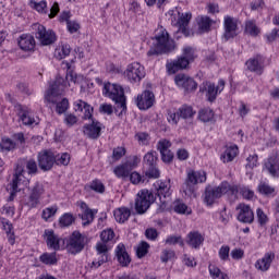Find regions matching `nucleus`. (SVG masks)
Segmentation results:
<instances>
[{"mask_svg": "<svg viewBox=\"0 0 279 279\" xmlns=\"http://www.w3.org/2000/svg\"><path fill=\"white\" fill-rule=\"evenodd\" d=\"M144 178H146V181L151 179L156 180L160 178V170L154 166H150V168L145 172Z\"/></svg>", "mask_w": 279, "mask_h": 279, "instance_id": "nucleus-50", "label": "nucleus"}, {"mask_svg": "<svg viewBox=\"0 0 279 279\" xmlns=\"http://www.w3.org/2000/svg\"><path fill=\"white\" fill-rule=\"evenodd\" d=\"M276 259V253L268 252L262 258L257 259L255 263V269L258 271H269L271 263Z\"/></svg>", "mask_w": 279, "mask_h": 279, "instance_id": "nucleus-21", "label": "nucleus"}, {"mask_svg": "<svg viewBox=\"0 0 279 279\" xmlns=\"http://www.w3.org/2000/svg\"><path fill=\"white\" fill-rule=\"evenodd\" d=\"M75 112H84L83 119H90L93 117V108L84 100H76L74 102Z\"/></svg>", "mask_w": 279, "mask_h": 279, "instance_id": "nucleus-31", "label": "nucleus"}, {"mask_svg": "<svg viewBox=\"0 0 279 279\" xmlns=\"http://www.w3.org/2000/svg\"><path fill=\"white\" fill-rule=\"evenodd\" d=\"M155 101L156 97L154 96V93L150 90H145L142 93V95L137 96L136 106L140 108V110H149V108L154 106Z\"/></svg>", "mask_w": 279, "mask_h": 279, "instance_id": "nucleus-18", "label": "nucleus"}, {"mask_svg": "<svg viewBox=\"0 0 279 279\" xmlns=\"http://www.w3.org/2000/svg\"><path fill=\"white\" fill-rule=\"evenodd\" d=\"M234 36H236V20L230 15H226L223 37L226 40H230V38H234Z\"/></svg>", "mask_w": 279, "mask_h": 279, "instance_id": "nucleus-23", "label": "nucleus"}, {"mask_svg": "<svg viewBox=\"0 0 279 279\" xmlns=\"http://www.w3.org/2000/svg\"><path fill=\"white\" fill-rule=\"evenodd\" d=\"M256 215H257V221L260 226H265V223L269 221V218H267V214L263 211V209L258 208L256 210Z\"/></svg>", "mask_w": 279, "mask_h": 279, "instance_id": "nucleus-61", "label": "nucleus"}, {"mask_svg": "<svg viewBox=\"0 0 279 279\" xmlns=\"http://www.w3.org/2000/svg\"><path fill=\"white\" fill-rule=\"evenodd\" d=\"M124 76L131 84H138L145 77V66L138 62L130 63L124 71Z\"/></svg>", "mask_w": 279, "mask_h": 279, "instance_id": "nucleus-10", "label": "nucleus"}, {"mask_svg": "<svg viewBox=\"0 0 279 279\" xmlns=\"http://www.w3.org/2000/svg\"><path fill=\"white\" fill-rule=\"evenodd\" d=\"M132 211L126 207H120L113 211L114 219L118 221V223H125V221L130 219Z\"/></svg>", "mask_w": 279, "mask_h": 279, "instance_id": "nucleus-32", "label": "nucleus"}, {"mask_svg": "<svg viewBox=\"0 0 279 279\" xmlns=\"http://www.w3.org/2000/svg\"><path fill=\"white\" fill-rule=\"evenodd\" d=\"M181 245V247H184V240H182V236L180 235H169L166 239V245Z\"/></svg>", "mask_w": 279, "mask_h": 279, "instance_id": "nucleus-49", "label": "nucleus"}, {"mask_svg": "<svg viewBox=\"0 0 279 279\" xmlns=\"http://www.w3.org/2000/svg\"><path fill=\"white\" fill-rule=\"evenodd\" d=\"M37 160L41 171H51L56 165V154L51 150H43L38 154Z\"/></svg>", "mask_w": 279, "mask_h": 279, "instance_id": "nucleus-14", "label": "nucleus"}, {"mask_svg": "<svg viewBox=\"0 0 279 279\" xmlns=\"http://www.w3.org/2000/svg\"><path fill=\"white\" fill-rule=\"evenodd\" d=\"M29 3H31V8H34V10H37L41 14H47L46 1L36 2L35 0H31Z\"/></svg>", "mask_w": 279, "mask_h": 279, "instance_id": "nucleus-48", "label": "nucleus"}, {"mask_svg": "<svg viewBox=\"0 0 279 279\" xmlns=\"http://www.w3.org/2000/svg\"><path fill=\"white\" fill-rule=\"evenodd\" d=\"M186 243L194 250H199L202 243H204V235L199 231H192L186 236Z\"/></svg>", "mask_w": 279, "mask_h": 279, "instance_id": "nucleus-27", "label": "nucleus"}, {"mask_svg": "<svg viewBox=\"0 0 279 279\" xmlns=\"http://www.w3.org/2000/svg\"><path fill=\"white\" fill-rule=\"evenodd\" d=\"M201 88L206 92L208 101H215V99H217V95L223 93V88H226V81L219 80L218 86L215 85V83L205 82Z\"/></svg>", "mask_w": 279, "mask_h": 279, "instance_id": "nucleus-13", "label": "nucleus"}, {"mask_svg": "<svg viewBox=\"0 0 279 279\" xmlns=\"http://www.w3.org/2000/svg\"><path fill=\"white\" fill-rule=\"evenodd\" d=\"M158 197H169L171 195V182L163 181L159 183V187L157 189Z\"/></svg>", "mask_w": 279, "mask_h": 279, "instance_id": "nucleus-36", "label": "nucleus"}, {"mask_svg": "<svg viewBox=\"0 0 279 279\" xmlns=\"http://www.w3.org/2000/svg\"><path fill=\"white\" fill-rule=\"evenodd\" d=\"M246 69L251 71V73H256V75H263V71H265V58L260 54H256L246 61Z\"/></svg>", "mask_w": 279, "mask_h": 279, "instance_id": "nucleus-17", "label": "nucleus"}, {"mask_svg": "<svg viewBox=\"0 0 279 279\" xmlns=\"http://www.w3.org/2000/svg\"><path fill=\"white\" fill-rule=\"evenodd\" d=\"M81 209L82 213L78 215V217L82 219V226H90V223L95 221V214L97 213V209L88 208L86 203H81Z\"/></svg>", "mask_w": 279, "mask_h": 279, "instance_id": "nucleus-22", "label": "nucleus"}, {"mask_svg": "<svg viewBox=\"0 0 279 279\" xmlns=\"http://www.w3.org/2000/svg\"><path fill=\"white\" fill-rule=\"evenodd\" d=\"M124 155H125V147L118 146L117 148L113 149L112 158L114 160H121V157Z\"/></svg>", "mask_w": 279, "mask_h": 279, "instance_id": "nucleus-63", "label": "nucleus"}, {"mask_svg": "<svg viewBox=\"0 0 279 279\" xmlns=\"http://www.w3.org/2000/svg\"><path fill=\"white\" fill-rule=\"evenodd\" d=\"M264 169L272 178H279V151L266 159Z\"/></svg>", "mask_w": 279, "mask_h": 279, "instance_id": "nucleus-20", "label": "nucleus"}, {"mask_svg": "<svg viewBox=\"0 0 279 279\" xmlns=\"http://www.w3.org/2000/svg\"><path fill=\"white\" fill-rule=\"evenodd\" d=\"M245 256V251L243 248H233L231 251V258L233 260H241Z\"/></svg>", "mask_w": 279, "mask_h": 279, "instance_id": "nucleus-62", "label": "nucleus"}, {"mask_svg": "<svg viewBox=\"0 0 279 279\" xmlns=\"http://www.w3.org/2000/svg\"><path fill=\"white\" fill-rule=\"evenodd\" d=\"M173 210L178 215H191L193 213L191 207H187V205L184 204V202H182V201H175L173 203Z\"/></svg>", "mask_w": 279, "mask_h": 279, "instance_id": "nucleus-37", "label": "nucleus"}, {"mask_svg": "<svg viewBox=\"0 0 279 279\" xmlns=\"http://www.w3.org/2000/svg\"><path fill=\"white\" fill-rule=\"evenodd\" d=\"M198 119L203 121V123H210V121L215 119V111L210 108L202 109L198 112Z\"/></svg>", "mask_w": 279, "mask_h": 279, "instance_id": "nucleus-40", "label": "nucleus"}, {"mask_svg": "<svg viewBox=\"0 0 279 279\" xmlns=\"http://www.w3.org/2000/svg\"><path fill=\"white\" fill-rule=\"evenodd\" d=\"M84 134L88 136V138H97L101 135V123L93 121L90 124L85 125Z\"/></svg>", "mask_w": 279, "mask_h": 279, "instance_id": "nucleus-28", "label": "nucleus"}, {"mask_svg": "<svg viewBox=\"0 0 279 279\" xmlns=\"http://www.w3.org/2000/svg\"><path fill=\"white\" fill-rule=\"evenodd\" d=\"M175 258V252L171 250H165L161 253V262L169 263V260H173Z\"/></svg>", "mask_w": 279, "mask_h": 279, "instance_id": "nucleus-57", "label": "nucleus"}, {"mask_svg": "<svg viewBox=\"0 0 279 279\" xmlns=\"http://www.w3.org/2000/svg\"><path fill=\"white\" fill-rule=\"evenodd\" d=\"M20 119L24 125H38V120L34 118V113L29 110H24L20 113Z\"/></svg>", "mask_w": 279, "mask_h": 279, "instance_id": "nucleus-35", "label": "nucleus"}, {"mask_svg": "<svg viewBox=\"0 0 279 279\" xmlns=\"http://www.w3.org/2000/svg\"><path fill=\"white\" fill-rule=\"evenodd\" d=\"M116 256L122 267H128V265L132 263V258L130 257V254H128L124 244H118L116 248Z\"/></svg>", "mask_w": 279, "mask_h": 279, "instance_id": "nucleus-25", "label": "nucleus"}, {"mask_svg": "<svg viewBox=\"0 0 279 279\" xmlns=\"http://www.w3.org/2000/svg\"><path fill=\"white\" fill-rule=\"evenodd\" d=\"M45 195V186L40 183H36L32 189L27 201L28 208H37L40 205V199Z\"/></svg>", "mask_w": 279, "mask_h": 279, "instance_id": "nucleus-16", "label": "nucleus"}, {"mask_svg": "<svg viewBox=\"0 0 279 279\" xmlns=\"http://www.w3.org/2000/svg\"><path fill=\"white\" fill-rule=\"evenodd\" d=\"M151 204H154V194L149 192V190L140 191L135 199L136 213H138V215H145Z\"/></svg>", "mask_w": 279, "mask_h": 279, "instance_id": "nucleus-7", "label": "nucleus"}, {"mask_svg": "<svg viewBox=\"0 0 279 279\" xmlns=\"http://www.w3.org/2000/svg\"><path fill=\"white\" fill-rule=\"evenodd\" d=\"M56 213H58V206L47 207L43 210V219L49 221L51 217H54Z\"/></svg>", "mask_w": 279, "mask_h": 279, "instance_id": "nucleus-52", "label": "nucleus"}, {"mask_svg": "<svg viewBox=\"0 0 279 279\" xmlns=\"http://www.w3.org/2000/svg\"><path fill=\"white\" fill-rule=\"evenodd\" d=\"M27 184H29V180H27V178H25V170H23V168L17 167L15 169V173L13 175V180L11 183V195L9 197L10 202H12V199H14L16 193H19V191H23V186H27Z\"/></svg>", "mask_w": 279, "mask_h": 279, "instance_id": "nucleus-9", "label": "nucleus"}, {"mask_svg": "<svg viewBox=\"0 0 279 279\" xmlns=\"http://www.w3.org/2000/svg\"><path fill=\"white\" fill-rule=\"evenodd\" d=\"M195 60V50L192 47L183 49V56L174 61L167 63L166 68L170 75H175L178 71H184Z\"/></svg>", "mask_w": 279, "mask_h": 279, "instance_id": "nucleus-4", "label": "nucleus"}, {"mask_svg": "<svg viewBox=\"0 0 279 279\" xmlns=\"http://www.w3.org/2000/svg\"><path fill=\"white\" fill-rule=\"evenodd\" d=\"M193 19V14L191 12H185V13H179V20L177 22V25L184 34L185 36H189V23H191V20Z\"/></svg>", "mask_w": 279, "mask_h": 279, "instance_id": "nucleus-26", "label": "nucleus"}, {"mask_svg": "<svg viewBox=\"0 0 279 279\" xmlns=\"http://www.w3.org/2000/svg\"><path fill=\"white\" fill-rule=\"evenodd\" d=\"M258 191L262 193V195H271L275 190L267 183H260L258 185Z\"/></svg>", "mask_w": 279, "mask_h": 279, "instance_id": "nucleus-60", "label": "nucleus"}, {"mask_svg": "<svg viewBox=\"0 0 279 279\" xmlns=\"http://www.w3.org/2000/svg\"><path fill=\"white\" fill-rule=\"evenodd\" d=\"M218 256L220 260H230V246L222 245L218 251Z\"/></svg>", "mask_w": 279, "mask_h": 279, "instance_id": "nucleus-54", "label": "nucleus"}, {"mask_svg": "<svg viewBox=\"0 0 279 279\" xmlns=\"http://www.w3.org/2000/svg\"><path fill=\"white\" fill-rule=\"evenodd\" d=\"M148 252H149V244L147 242H142L138 244L137 250H136V255L140 258L147 256Z\"/></svg>", "mask_w": 279, "mask_h": 279, "instance_id": "nucleus-51", "label": "nucleus"}, {"mask_svg": "<svg viewBox=\"0 0 279 279\" xmlns=\"http://www.w3.org/2000/svg\"><path fill=\"white\" fill-rule=\"evenodd\" d=\"M86 243H88V238L80 231H74L68 240V252H70V254H80V252L84 250Z\"/></svg>", "mask_w": 279, "mask_h": 279, "instance_id": "nucleus-8", "label": "nucleus"}, {"mask_svg": "<svg viewBox=\"0 0 279 279\" xmlns=\"http://www.w3.org/2000/svg\"><path fill=\"white\" fill-rule=\"evenodd\" d=\"M210 27H213V20L208 16H202L198 19V29L201 32H210Z\"/></svg>", "mask_w": 279, "mask_h": 279, "instance_id": "nucleus-42", "label": "nucleus"}, {"mask_svg": "<svg viewBox=\"0 0 279 279\" xmlns=\"http://www.w3.org/2000/svg\"><path fill=\"white\" fill-rule=\"evenodd\" d=\"M195 111H193V107L183 105L178 109V111H169L168 112V121L171 125H178L180 119H193Z\"/></svg>", "mask_w": 279, "mask_h": 279, "instance_id": "nucleus-11", "label": "nucleus"}, {"mask_svg": "<svg viewBox=\"0 0 279 279\" xmlns=\"http://www.w3.org/2000/svg\"><path fill=\"white\" fill-rule=\"evenodd\" d=\"M54 162L56 165H62L63 167H66L69 162H71V155H69V153L54 155Z\"/></svg>", "mask_w": 279, "mask_h": 279, "instance_id": "nucleus-46", "label": "nucleus"}, {"mask_svg": "<svg viewBox=\"0 0 279 279\" xmlns=\"http://www.w3.org/2000/svg\"><path fill=\"white\" fill-rule=\"evenodd\" d=\"M70 82L77 84V74H75V72H69L65 76V80L62 77H57L54 83L45 94V99L48 101V104H57L56 112L58 114H64V112L69 110V99L62 98L60 100V95L64 93V89L71 86Z\"/></svg>", "mask_w": 279, "mask_h": 279, "instance_id": "nucleus-1", "label": "nucleus"}, {"mask_svg": "<svg viewBox=\"0 0 279 279\" xmlns=\"http://www.w3.org/2000/svg\"><path fill=\"white\" fill-rule=\"evenodd\" d=\"M64 123L69 128H72V125H75V123H77V117H75V114L68 113L64 117Z\"/></svg>", "mask_w": 279, "mask_h": 279, "instance_id": "nucleus-64", "label": "nucleus"}, {"mask_svg": "<svg viewBox=\"0 0 279 279\" xmlns=\"http://www.w3.org/2000/svg\"><path fill=\"white\" fill-rule=\"evenodd\" d=\"M40 262L44 265H56L58 263V258H56V253H44L39 257Z\"/></svg>", "mask_w": 279, "mask_h": 279, "instance_id": "nucleus-45", "label": "nucleus"}, {"mask_svg": "<svg viewBox=\"0 0 279 279\" xmlns=\"http://www.w3.org/2000/svg\"><path fill=\"white\" fill-rule=\"evenodd\" d=\"M19 47L22 49V51H34L36 40L32 35H22L19 39Z\"/></svg>", "mask_w": 279, "mask_h": 279, "instance_id": "nucleus-30", "label": "nucleus"}, {"mask_svg": "<svg viewBox=\"0 0 279 279\" xmlns=\"http://www.w3.org/2000/svg\"><path fill=\"white\" fill-rule=\"evenodd\" d=\"M100 239L102 243H108V241H112V239H114V231H112V229L104 230L100 233Z\"/></svg>", "mask_w": 279, "mask_h": 279, "instance_id": "nucleus-56", "label": "nucleus"}, {"mask_svg": "<svg viewBox=\"0 0 279 279\" xmlns=\"http://www.w3.org/2000/svg\"><path fill=\"white\" fill-rule=\"evenodd\" d=\"M156 160H158V153L156 151H149L144 156V162L149 167H154Z\"/></svg>", "mask_w": 279, "mask_h": 279, "instance_id": "nucleus-53", "label": "nucleus"}, {"mask_svg": "<svg viewBox=\"0 0 279 279\" xmlns=\"http://www.w3.org/2000/svg\"><path fill=\"white\" fill-rule=\"evenodd\" d=\"M204 182H206V172L204 170H191L187 172L185 182L182 185L185 197L195 195V186H197V184H204Z\"/></svg>", "mask_w": 279, "mask_h": 279, "instance_id": "nucleus-5", "label": "nucleus"}, {"mask_svg": "<svg viewBox=\"0 0 279 279\" xmlns=\"http://www.w3.org/2000/svg\"><path fill=\"white\" fill-rule=\"evenodd\" d=\"M16 149V143L9 137H2L0 141V151H12Z\"/></svg>", "mask_w": 279, "mask_h": 279, "instance_id": "nucleus-39", "label": "nucleus"}, {"mask_svg": "<svg viewBox=\"0 0 279 279\" xmlns=\"http://www.w3.org/2000/svg\"><path fill=\"white\" fill-rule=\"evenodd\" d=\"M171 147V142L167 141V140H161L158 142L157 144V148L160 151V154L165 153V151H170Z\"/></svg>", "mask_w": 279, "mask_h": 279, "instance_id": "nucleus-59", "label": "nucleus"}, {"mask_svg": "<svg viewBox=\"0 0 279 279\" xmlns=\"http://www.w3.org/2000/svg\"><path fill=\"white\" fill-rule=\"evenodd\" d=\"M245 32L246 34H250V36H258V34H260V28L256 26V22L250 20V21H246Z\"/></svg>", "mask_w": 279, "mask_h": 279, "instance_id": "nucleus-44", "label": "nucleus"}, {"mask_svg": "<svg viewBox=\"0 0 279 279\" xmlns=\"http://www.w3.org/2000/svg\"><path fill=\"white\" fill-rule=\"evenodd\" d=\"M102 93L106 97L114 101L117 112L120 110V114H123V112L128 110V105H125V92H123L121 85L106 83Z\"/></svg>", "mask_w": 279, "mask_h": 279, "instance_id": "nucleus-3", "label": "nucleus"}, {"mask_svg": "<svg viewBox=\"0 0 279 279\" xmlns=\"http://www.w3.org/2000/svg\"><path fill=\"white\" fill-rule=\"evenodd\" d=\"M90 190L95 191L96 193H104L106 191V186H104V183L99 180H94L90 183Z\"/></svg>", "mask_w": 279, "mask_h": 279, "instance_id": "nucleus-58", "label": "nucleus"}, {"mask_svg": "<svg viewBox=\"0 0 279 279\" xmlns=\"http://www.w3.org/2000/svg\"><path fill=\"white\" fill-rule=\"evenodd\" d=\"M130 172L128 166L122 163L114 168L113 173H116L117 178H121L122 180H128L130 178Z\"/></svg>", "mask_w": 279, "mask_h": 279, "instance_id": "nucleus-41", "label": "nucleus"}, {"mask_svg": "<svg viewBox=\"0 0 279 279\" xmlns=\"http://www.w3.org/2000/svg\"><path fill=\"white\" fill-rule=\"evenodd\" d=\"M238 210H240L238 221L242 223H252L254 221V211H252L248 205L240 204Z\"/></svg>", "mask_w": 279, "mask_h": 279, "instance_id": "nucleus-24", "label": "nucleus"}, {"mask_svg": "<svg viewBox=\"0 0 279 279\" xmlns=\"http://www.w3.org/2000/svg\"><path fill=\"white\" fill-rule=\"evenodd\" d=\"M45 236L48 247H51V250H60V240L56 233H53V230H46Z\"/></svg>", "mask_w": 279, "mask_h": 279, "instance_id": "nucleus-33", "label": "nucleus"}, {"mask_svg": "<svg viewBox=\"0 0 279 279\" xmlns=\"http://www.w3.org/2000/svg\"><path fill=\"white\" fill-rule=\"evenodd\" d=\"M255 167H258V155H250L246 158V169H254Z\"/></svg>", "mask_w": 279, "mask_h": 279, "instance_id": "nucleus-55", "label": "nucleus"}, {"mask_svg": "<svg viewBox=\"0 0 279 279\" xmlns=\"http://www.w3.org/2000/svg\"><path fill=\"white\" fill-rule=\"evenodd\" d=\"M230 191V183L228 182H222L218 186H210L208 185L205 189L204 193V202L207 206H213L217 199H220V197H223L226 193Z\"/></svg>", "mask_w": 279, "mask_h": 279, "instance_id": "nucleus-6", "label": "nucleus"}, {"mask_svg": "<svg viewBox=\"0 0 279 279\" xmlns=\"http://www.w3.org/2000/svg\"><path fill=\"white\" fill-rule=\"evenodd\" d=\"M239 156V146L230 145L227 146L225 151L221 154L220 159L222 162H232L234 158Z\"/></svg>", "mask_w": 279, "mask_h": 279, "instance_id": "nucleus-29", "label": "nucleus"}, {"mask_svg": "<svg viewBox=\"0 0 279 279\" xmlns=\"http://www.w3.org/2000/svg\"><path fill=\"white\" fill-rule=\"evenodd\" d=\"M75 221V217L72 214H64L59 219L60 228H69V226H73Z\"/></svg>", "mask_w": 279, "mask_h": 279, "instance_id": "nucleus-43", "label": "nucleus"}, {"mask_svg": "<svg viewBox=\"0 0 279 279\" xmlns=\"http://www.w3.org/2000/svg\"><path fill=\"white\" fill-rule=\"evenodd\" d=\"M129 178H130V182L132 184H143L146 181V177L145 175H141V173L134 171L132 172L131 174H129Z\"/></svg>", "mask_w": 279, "mask_h": 279, "instance_id": "nucleus-47", "label": "nucleus"}, {"mask_svg": "<svg viewBox=\"0 0 279 279\" xmlns=\"http://www.w3.org/2000/svg\"><path fill=\"white\" fill-rule=\"evenodd\" d=\"M70 53L71 46H69V44H61L54 50V58H57V60H63V58H66Z\"/></svg>", "mask_w": 279, "mask_h": 279, "instance_id": "nucleus-34", "label": "nucleus"}, {"mask_svg": "<svg viewBox=\"0 0 279 279\" xmlns=\"http://www.w3.org/2000/svg\"><path fill=\"white\" fill-rule=\"evenodd\" d=\"M97 258L92 262V269H99L104 265V263H108V245L106 242H98L96 244Z\"/></svg>", "mask_w": 279, "mask_h": 279, "instance_id": "nucleus-15", "label": "nucleus"}, {"mask_svg": "<svg viewBox=\"0 0 279 279\" xmlns=\"http://www.w3.org/2000/svg\"><path fill=\"white\" fill-rule=\"evenodd\" d=\"M35 36L37 40L44 46L53 45L56 43V33L51 29H47L44 25H35Z\"/></svg>", "mask_w": 279, "mask_h": 279, "instance_id": "nucleus-12", "label": "nucleus"}, {"mask_svg": "<svg viewBox=\"0 0 279 279\" xmlns=\"http://www.w3.org/2000/svg\"><path fill=\"white\" fill-rule=\"evenodd\" d=\"M174 82L179 88H183V90H186L187 93H191L193 90L197 89V83L191 76L185 74H178L174 77Z\"/></svg>", "mask_w": 279, "mask_h": 279, "instance_id": "nucleus-19", "label": "nucleus"}, {"mask_svg": "<svg viewBox=\"0 0 279 279\" xmlns=\"http://www.w3.org/2000/svg\"><path fill=\"white\" fill-rule=\"evenodd\" d=\"M208 269L213 279H230V276H228V274L221 271L219 267L213 264L209 265Z\"/></svg>", "mask_w": 279, "mask_h": 279, "instance_id": "nucleus-38", "label": "nucleus"}, {"mask_svg": "<svg viewBox=\"0 0 279 279\" xmlns=\"http://www.w3.org/2000/svg\"><path fill=\"white\" fill-rule=\"evenodd\" d=\"M151 47L147 56H158V53H169L173 49V40L169 38V33L165 28H159L151 39Z\"/></svg>", "mask_w": 279, "mask_h": 279, "instance_id": "nucleus-2", "label": "nucleus"}]
</instances>
